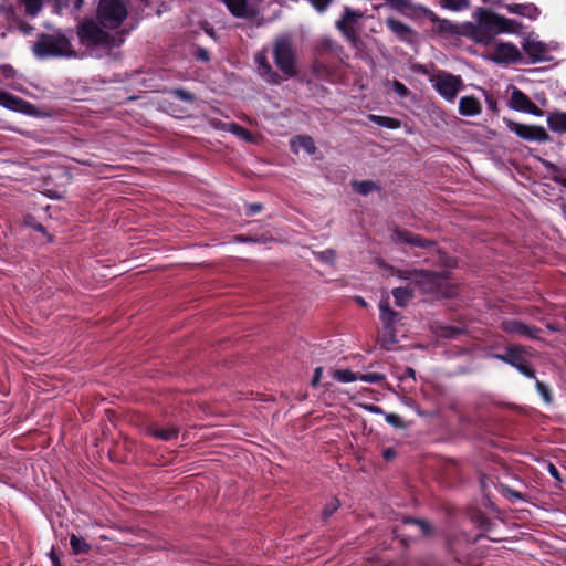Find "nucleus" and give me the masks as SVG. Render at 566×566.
Returning <instances> with one entry per match:
<instances>
[{"label":"nucleus","instance_id":"1","mask_svg":"<svg viewBox=\"0 0 566 566\" xmlns=\"http://www.w3.org/2000/svg\"><path fill=\"white\" fill-rule=\"evenodd\" d=\"M476 23L467 22L465 36L476 43L488 45L497 34L514 33L521 24L486 8H479L474 13Z\"/></svg>","mask_w":566,"mask_h":566},{"label":"nucleus","instance_id":"2","mask_svg":"<svg viewBox=\"0 0 566 566\" xmlns=\"http://www.w3.org/2000/svg\"><path fill=\"white\" fill-rule=\"evenodd\" d=\"M77 36L82 45L91 49L99 48L104 50H112L114 48L120 46L124 42L122 35L111 34L93 19H84L78 24Z\"/></svg>","mask_w":566,"mask_h":566},{"label":"nucleus","instance_id":"3","mask_svg":"<svg viewBox=\"0 0 566 566\" xmlns=\"http://www.w3.org/2000/svg\"><path fill=\"white\" fill-rule=\"evenodd\" d=\"M33 54L40 60L72 55L71 42L62 33H40L32 45Z\"/></svg>","mask_w":566,"mask_h":566},{"label":"nucleus","instance_id":"4","mask_svg":"<svg viewBox=\"0 0 566 566\" xmlns=\"http://www.w3.org/2000/svg\"><path fill=\"white\" fill-rule=\"evenodd\" d=\"M272 56L276 67L286 77H294L297 74V52L291 34H281L274 39Z\"/></svg>","mask_w":566,"mask_h":566},{"label":"nucleus","instance_id":"5","mask_svg":"<svg viewBox=\"0 0 566 566\" xmlns=\"http://www.w3.org/2000/svg\"><path fill=\"white\" fill-rule=\"evenodd\" d=\"M127 18V8L123 0H99L96 19L105 29L115 30Z\"/></svg>","mask_w":566,"mask_h":566},{"label":"nucleus","instance_id":"6","mask_svg":"<svg viewBox=\"0 0 566 566\" xmlns=\"http://www.w3.org/2000/svg\"><path fill=\"white\" fill-rule=\"evenodd\" d=\"M400 277L412 281L421 293L431 295L440 293L442 283L447 279L443 273L429 270H416Z\"/></svg>","mask_w":566,"mask_h":566},{"label":"nucleus","instance_id":"7","mask_svg":"<svg viewBox=\"0 0 566 566\" xmlns=\"http://www.w3.org/2000/svg\"><path fill=\"white\" fill-rule=\"evenodd\" d=\"M525 354L526 347L515 344L507 346L504 354H491V357L516 368L523 376L535 379L536 371L526 361Z\"/></svg>","mask_w":566,"mask_h":566},{"label":"nucleus","instance_id":"8","mask_svg":"<svg viewBox=\"0 0 566 566\" xmlns=\"http://www.w3.org/2000/svg\"><path fill=\"white\" fill-rule=\"evenodd\" d=\"M430 82L433 88L448 102H453L464 87L460 75H453L447 71H439L433 74Z\"/></svg>","mask_w":566,"mask_h":566},{"label":"nucleus","instance_id":"9","mask_svg":"<svg viewBox=\"0 0 566 566\" xmlns=\"http://www.w3.org/2000/svg\"><path fill=\"white\" fill-rule=\"evenodd\" d=\"M485 535L483 533H480L475 535L474 537H471L465 532H459L448 539V548L450 553L453 555L454 559L464 565L471 564V556L469 553H467V549L472 546L475 542L480 541L481 538H484ZM488 538V536H486ZM491 541H495L494 538L489 537Z\"/></svg>","mask_w":566,"mask_h":566},{"label":"nucleus","instance_id":"10","mask_svg":"<svg viewBox=\"0 0 566 566\" xmlns=\"http://www.w3.org/2000/svg\"><path fill=\"white\" fill-rule=\"evenodd\" d=\"M363 17L364 13L361 11L344 7L340 19L336 21V28L352 44H356L358 41V34L355 27Z\"/></svg>","mask_w":566,"mask_h":566},{"label":"nucleus","instance_id":"11","mask_svg":"<svg viewBox=\"0 0 566 566\" xmlns=\"http://www.w3.org/2000/svg\"><path fill=\"white\" fill-rule=\"evenodd\" d=\"M504 122L509 130L515 133L522 139L538 143L549 140L548 133L542 126L521 124L506 118H504Z\"/></svg>","mask_w":566,"mask_h":566},{"label":"nucleus","instance_id":"12","mask_svg":"<svg viewBox=\"0 0 566 566\" xmlns=\"http://www.w3.org/2000/svg\"><path fill=\"white\" fill-rule=\"evenodd\" d=\"M391 240L396 244H408L421 249H431L437 247V242L420 234L410 232L402 228H396L391 234Z\"/></svg>","mask_w":566,"mask_h":566},{"label":"nucleus","instance_id":"13","mask_svg":"<svg viewBox=\"0 0 566 566\" xmlns=\"http://www.w3.org/2000/svg\"><path fill=\"white\" fill-rule=\"evenodd\" d=\"M501 329L506 334L520 335L530 339H539L542 329L535 325H527L515 318L504 319Z\"/></svg>","mask_w":566,"mask_h":566},{"label":"nucleus","instance_id":"14","mask_svg":"<svg viewBox=\"0 0 566 566\" xmlns=\"http://www.w3.org/2000/svg\"><path fill=\"white\" fill-rule=\"evenodd\" d=\"M492 60L496 63L516 64L523 63V56L518 48L511 42H502L495 45Z\"/></svg>","mask_w":566,"mask_h":566},{"label":"nucleus","instance_id":"15","mask_svg":"<svg viewBox=\"0 0 566 566\" xmlns=\"http://www.w3.org/2000/svg\"><path fill=\"white\" fill-rule=\"evenodd\" d=\"M522 49L528 57V63H542L552 60L549 49L546 43L531 38H526L522 43Z\"/></svg>","mask_w":566,"mask_h":566},{"label":"nucleus","instance_id":"16","mask_svg":"<svg viewBox=\"0 0 566 566\" xmlns=\"http://www.w3.org/2000/svg\"><path fill=\"white\" fill-rule=\"evenodd\" d=\"M509 106L517 112L528 113L534 116H543L544 112L520 88L514 87L509 101Z\"/></svg>","mask_w":566,"mask_h":566},{"label":"nucleus","instance_id":"17","mask_svg":"<svg viewBox=\"0 0 566 566\" xmlns=\"http://www.w3.org/2000/svg\"><path fill=\"white\" fill-rule=\"evenodd\" d=\"M427 17L436 25V30L439 33L465 36L464 32H468V29H465V23L462 25L454 24L452 21L448 19L439 18L432 11H428Z\"/></svg>","mask_w":566,"mask_h":566},{"label":"nucleus","instance_id":"18","mask_svg":"<svg viewBox=\"0 0 566 566\" xmlns=\"http://www.w3.org/2000/svg\"><path fill=\"white\" fill-rule=\"evenodd\" d=\"M255 63L259 75L269 84L277 85L281 83V76L274 71L268 61L265 52H259L255 55Z\"/></svg>","mask_w":566,"mask_h":566},{"label":"nucleus","instance_id":"19","mask_svg":"<svg viewBox=\"0 0 566 566\" xmlns=\"http://www.w3.org/2000/svg\"><path fill=\"white\" fill-rule=\"evenodd\" d=\"M379 318L384 329L396 328V323L400 319V313L390 307L388 297L381 298L379 302Z\"/></svg>","mask_w":566,"mask_h":566},{"label":"nucleus","instance_id":"20","mask_svg":"<svg viewBox=\"0 0 566 566\" xmlns=\"http://www.w3.org/2000/svg\"><path fill=\"white\" fill-rule=\"evenodd\" d=\"M386 25L400 41L407 43L412 42L415 31L406 23L395 18H387Z\"/></svg>","mask_w":566,"mask_h":566},{"label":"nucleus","instance_id":"21","mask_svg":"<svg viewBox=\"0 0 566 566\" xmlns=\"http://www.w3.org/2000/svg\"><path fill=\"white\" fill-rule=\"evenodd\" d=\"M459 113L462 116H476L482 113V105L473 95L462 96L459 101Z\"/></svg>","mask_w":566,"mask_h":566},{"label":"nucleus","instance_id":"22","mask_svg":"<svg viewBox=\"0 0 566 566\" xmlns=\"http://www.w3.org/2000/svg\"><path fill=\"white\" fill-rule=\"evenodd\" d=\"M84 0H48L56 14H73L83 6Z\"/></svg>","mask_w":566,"mask_h":566},{"label":"nucleus","instance_id":"23","mask_svg":"<svg viewBox=\"0 0 566 566\" xmlns=\"http://www.w3.org/2000/svg\"><path fill=\"white\" fill-rule=\"evenodd\" d=\"M147 433L161 441H170L177 439L179 434V427L170 426L168 428H159L156 424H150L146 429Z\"/></svg>","mask_w":566,"mask_h":566},{"label":"nucleus","instance_id":"24","mask_svg":"<svg viewBox=\"0 0 566 566\" xmlns=\"http://www.w3.org/2000/svg\"><path fill=\"white\" fill-rule=\"evenodd\" d=\"M505 8L509 13L526 17L531 20H535L539 15V10L534 3H512Z\"/></svg>","mask_w":566,"mask_h":566},{"label":"nucleus","instance_id":"25","mask_svg":"<svg viewBox=\"0 0 566 566\" xmlns=\"http://www.w3.org/2000/svg\"><path fill=\"white\" fill-rule=\"evenodd\" d=\"M316 52L319 56L332 55L339 56L343 53V46L331 38L322 39L316 45Z\"/></svg>","mask_w":566,"mask_h":566},{"label":"nucleus","instance_id":"26","mask_svg":"<svg viewBox=\"0 0 566 566\" xmlns=\"http://www.w3.org/2000/svg\"><path fill=\"white\" fill-rule=\"evenodd\" d=\"M352 188L355 192L361 196H368L374 191H381V187L373 180H354Z\"/></svg>","mask_w":566,"mask_h":566},{"label":"nucleus","instance_id":"27","mask_svg":"<svg viewBox=\"0 0 566 566\" xmlns=\"http://www.w3.org/2000/svg\"><path fill=\"white\" fill-rule=\"evenodd\" d=\"M70 546L71 552L74 555L87 554L92 549V545L90 543L74 533L70 535Z\"/></svg>","mask_w":566,"mask_h":566},{"label":"nucleus","instance_id":"28","mask_svg":"<svg viewBox=\"0 0 566 566\" xmlns=\"http://www.w3.org/2000/svg\"><path fill=\"white\" fill-rule=\"evenodd\" d=\"M547 125L551 130L566 133V113H553L547 117Z\"/></svg>","mask_w":566,"mask_h":566},{"label":"nucleus","instance_id":"29","mask_svg":"<svg viewBox=\"0 0 566 566\" xmlns=\"http://www.w3.org/2000/svg\"><path fill=\"white\" fill-rule=\"evenodd\" d=\"M368 119L371 123L388 129H398L401 127V122L399 119L389 116L370 114Z\"/></svg>","mask_w":566,"mask_h":566},{"label":"nucleus","instance_id":"30","mask_svg":"<svg viewBox=\"0 0 566 566\" xmlns=\"http://www.w3.org/2000/svg\"><path fill=\"white\" fill-rule=\"evenodd\" d=\"M391 294L395 298V304L399 307H405L413 298V290L410 287H395Z\"/></svg>","mask_w":566,"mask_h":566},{"label":"nucleus","instance_id":"31","mask_svg":"<svg viewBox=\"0 0 566 566\" xmlns=\"http://www.w3.org/2000/svg\"><path fill=\"white\" fill-rule=\"evenodd\" d=\"M396 332V328H382V332L378 336V343L381 348L386 350H391L395 347V345L398 343Z\"/></svg>","mask_w":566,"mask_h":566},{"label":"nucleus","instance_id":"32","mask_svg":"<svg viewBox=\"0 0 566 566\" xmlns=\"http://www.w3.org/2000/svg\"><path fill=\"white\" fill-rule=\"evenodd\" d=\"M464 333V329L457 326L439 325L436 327V335L441 338L455 339Z\"/></svg>","mask_w":566,"mask_h":566},{"label":"nucleus","instance_id":"33","mask_svg":"<svg viewBox=\"0 0 566 566\" xmlns=\"http://www.w3.org/2000/svg\"><path fill=\"white\" fill-rule=\"evenodd\" d=\"M24 101L8 92L0 91V105L12 111H18Z\"/></svg>","mask_w":566,"mask_h":566},{"label":"nucleus","instance_id":"34","mask_svg":"<svg viewBox=\"0 0 566 566\" xmlns=\"http://www.w3.org/2000/svg\"><path fill=\"white\" fill-rule=\"evenodd\" d=\"M402 522L405 524H411V525L418 526L422 536H424V537L431 536L434 532L432 525L426 520L406 516L402 518Z\"/></svg>","mask_w":566,"mask_h":566},{"label":"nucleus","instance_id":"35","mask_svg":"<svg viewBox=\"0 0 566 566\" xmlns=\"http://www.w3.org/2000/svg\"><path fill=\"white\" fill-rule=\"evenodd\" d=\"M471 521L478 528L489 532L492 530L494 523L481 511H475L471 515Z\"/></svg>","mask_w":566,"mask_h":566},{"label":"nucleus","instance_id":"36","mask_svg":"<svg viewBox=\"0 0 566 566\" xmlns=\"http://www.w3.org/2000/svg\"><path fill=\"white\" fill-rule=\"evenodd\" d=\"M297 144L300 147H302L306 153L310 155H313L316 151V146L314 143V139L311 136H296L291 140L292 147Z\"/></svg>","mask_w":566,"mask_h":566},{"label":"nucleus","instance_id":"37","mask_svg":"<svg viewBox=\"0 0 566 566\" xmlns=\"http://www.w3.org/2000/svg\"><path fill=\"white\" fill-rule=\"evenodd\" d=\"M332 376L335 380L346 384L358 380L359 374L349 369H335L333 370Z\"/></svg>","mask_w":566,"mask_h":566},{"label":"nucleus","instance_id":"38","mask_svg":"<svg viewBox=\"0 0 566 566\" xmlns=\"http://www.w3.org/2000/svg\"><path fill=\"white\" fill-rule=\"evenodd\" d=\"M501 494L506 497L510 502L515 503L516 501H525L526 496L522 492L515 491L509 485L501 484L500 485Z\"/></svg>","mask_w":566,"mask_h":566},{"label":"nucleus","instance_id":"39","mask_svg":"<svg viewBox=\"0 0 566 566\" xmlns=\"http://www.w3.org/2000/svg\"><path fill=\"white\" fill-rule=\"evenodd\" d=\"M440 6L447 10L462 11L469 8L470 2L469 0H440Z\"/></svg>","mask_w":566,"mask_h":566},{"label":"nucleus","instance_id":"40","mask_svg":"<svg viewBox=\"0 0 566 566\" xmlns=\"http://www.w3.org/2000/svg\"><path fill=\"white\" fill-rule=\"evenodd\" d=\"M44 0H22L25 13L30 17H36L42 10Z\"/></svg>","mask_w":566,"mask_h":566},{"label":"nucleus","instance_id":"41","mask_svg":"<svg viewBox=\"0 0 566 566\" xmlns=\"http://www.w3.org/2000/svg\"><path fill=\"white\" fill-rule=\"evenodd\" d=\"M339 506H340L339 500L336 497H334L333 500L327 502L324 505V509L322 512V520L324 522H327L331 518V516L339 509Z\"/></svg>","mask_w":566,"mask_h":566},{"label":"nucleus","instance_id":"42","mask_svg":"<svg viewBox=\"0 0 566 566\" xmlns=\"http://www.w3.org/2000/svg\"><path fill=\"white\" fill-rule=\"evenodd\" d=\"M535 380H536L535 381V387H536L537 392L542 396L543 400L547 405L552 403L553 402V395H552V390H551L549 386L544 384V382H542V381H539V380H537L536 378H535Z\"/></svg>","mask_w":566,"mask_h":566},{"label":"nucleus","instance_id":"43","mask_svg":"<svg viewBox=\"0 0 566 566\" xmlns=\"http://www.w3.org/2000/svg\"><path fill=\"white\" fill-rule=\"evenodd\" d=\"M228 130L242 139H245L248 142L252 140L251 133L237 123H230Z\"/></svg>","mask_w":566,"mask_h":566},{"label":"nucleus","instance_id":"44","mask_svg":"<svg viewBox=\"0 0 566 566\" xmlns=\"http://www.w3.org/2000/svg\"><path fill=\"white\" fill-rule=\"evenodd\" d=\"M170 94L176 97L177 99H180L186 103H193L196 101V95L185 88H174Z\"/></svg>","mask_w":566,"mask_h":566},{"label":"nucleus","instance_id":"45","mask_svg":"<svg viewBox=\"0 0 566 566\" xmlns=\"http://www.w3.org/2000/svg\"><path fill=\"white\" fill-rule=\"evenodd\" d=\"M358 379L368 384H381L385 381L386 376L380 373H367L359 375Z\"/></svg>","mask_w":566,"mask_h":566},{"label":"nucleus","instance_id":"46","mask_svg":"<svg viewBox=\"0 0 566 566\" xmlns=\"http://www.w3.org/2000/svg\"><path fill=\"white\" fill-rule=\"evenodd\" d=\"M312 70L315 75L321 77L331 75L329 69L321 61H315L312 65Z\"/></svg>","mask_w":566,"mask_h":566},{"label":"nucleus","instance_id":"47","mask_svg":"<svg viewBox=\"0 0 566 566\" xmlns=\"http://www.w3.org/2000/svg\"><path fill=\"white\" fill-rule=\"evenodd\" d=\"M317 259L324 263H333L336 258V252L333 249H326L317 252Z\"/></svg>","mask_w":566,"mask_h":566},{"label":"nucleus","instance_id":"48","mask_svg":"<svg viewBox=\"0 0 566 566\" xmlns=\"http://www.w3.org/2000/svg\"><path fill=\"white\" fill-rule=\"evenodd\" d=\"M385 419L394 428L400 429L405 427L402 418L397 413H387Z\"/></svg>","mask_w":566,"mask_h":566},{"label":"nucleus","instance_id":"49","mask_svg":"<svg viewBox=\"0 0 566 566\" xmlns=\"http://www.w3.org/2000/svg\"><path fill=\"white\" fill-rule=\"evenodd\" d=\"M392 90L400 97H407L410 94L409 88L403 83H401L400 81H397V80H395L392 82Z\"/></svg>","mask_w":566,"mask_h":566},{"label":"nucleus","instance_id":"50","mask_svg":"<svg viewBox=\"0 0 566 566\" xmlns=\"http://www.w3.org/2000/svg\"><path fill=\"white\" fill-rule=\"evenodd\" d=\"M193 56L196 57V60L201 61V62H209L210 61V53H209V51L206 50L205 48H201V46H198L195 50Z\"/></svg>","mask_w":566,"mask_h":566},{"label":"nucleus","instance_id":"51","mask_svg":"<svg viewBox=\"0 0 566 566\" xmlns=\"http://www.w3.org/2000/svg\"><path fill=\"white\" fill-rule=\"evenodd\" d=\"M318 12H325L333 0H308Z\"/></svg>","mask_w":566,"mask_h":566},{"label":"nucleus","instance_id":"52","mask_svg":"<svg viewBox=\"0 0 566 566\" xmlns=\"http://www.w3.org/2000/svg\"><path fill=\"white\" fill-rule=\"evenodd\" d=\"M263 210V205L260 202L247 203V216L252 217Z\"/></svg>","mask_w":566,"mask_h":566},{"label":"nucleus","instance_id":"53","mask_svg":"<svg viewBox=\"0 0 566 566\" xmlns=\"http://www.w3.org/2000/svg\"><path fill=\"white\" fill-rule=\"evenodd\" d=\"M0 73L4 78L9 80L14 77L15 70L10 64H2L0 65Z\"/></svg>","mask_w":566,"mask_h":566},{"label":"nucleus","instance_id":"54","mask_svg":"<svg viewBox=\"0 0 566 566\" xmlns=\"http://www.w3.org/2000/svg\"><path fill=\"white\" fill-rule=\"evenodd\" d=\"M392 8L402 10L411 6L410 0H386Z\"/></svg>","mask_w":566,"mask_h":566},{"label":"nucleus","instance_id":"55","mask_svg":"<svg viewBox=\"0 0 566 566\" xmlns=\"http://www.w3.org/2000/svg\"><path fill=\"white\" fill-rule=\"evenodd\" d=\"M483 93L485 95V102L488 104L489 109L492 111L493 113H497L499 109H497V102H496V99L491 94H489L486 91H484V90H483Z\"/></svg>","mask_w":566,"mask_h":566},{"label":"nucleus","instance_id":"56","mask_svg":"<svg viewBox=\"0 0 566 566\" xmlns=\"http://www.w3.org/2000/svg\"><path fill=\"white\" fill-rule=\"evenodd\" d=\"M322 375H323V367H316L314 369V375H313V378L311 380V385L316 388L321 381V378H322Z\"/></svg>","mask_w":566,"mask_h":566},{"label":"nucleus","instance_id":"57","mask_svg":"<svg viewBox=\"0 0 566 566\" xmlns=\"http://www.w3.org/2000/svg\"><path fill=\"white\" fill-rule=\"evenodd\" d=\"M48 555L49 558L51 559L52 566H63L54 548H52Z\"/></svg>","mask_w":566,"mask_h":566},{"label":"nucleus","instance_id":"58","mask_svg":"<svg viewBox=\"0 0 566 566\" xmlns=\"http://www.w3.org/2000/svg\"><path fill=\"white\" fill-rule=\"evenodd\" d=\"M547 471L555 480L562 481L560 472L553 463H548Z\"/></svg>","mask_w":566,"mask_h":566},{"label":"nucleus","instance_id":"59","mask_svg":"<svg viewBox=\"0 0 566 566\" xmlns=\"http://www.w3.org/2000/svg\"><path fill=\"white\" fill-rule=\"evenodd\" d=\"M27 223H28V226H30L35 231H38L40 233H43V234L46 233L45 227L43 224H41L40 222L35 221V220L27 221Z\"/></svg>","mask_w":566,"mask_h":566},{"label":"nucleus","instance_id":"60","mask_svg":"<svg viewBox=\"0 0 566 566\" xmlns=\"http://www.w3.org/2000/svg\"><path fill=\"white\" fill-rule=\"evenodd\" d=\"M397 455L396 451L394 448H386L384 449L382 451V458L386 460V461H391L392 459H395Z\"/></svg>","mask_w":566,"mask_h":566},{"label":"nucleus","instance_id":"61","mask_svg":"<svg viewBox=\"0 0 566 566\" xmlns=\"http://www.w3.org/2000/svg\"><path fill=\"white\" fill-rule=\"evenodd\" d=\"M355 300L361 307H367V302L361 296H356Z\"/></svg>","mask_w":566,"mask_h":566},{"label":"nucleus","instance_id":"62","mask_svg":"<svg viewBox=\"0 0 566 566\" xmlns=\"http://www.w3.org/2000/svg\"><path fill=\"white\" fill-rule=\"evenodd\" d=\"M405 376L411 377L415 379V370L410 367L406 368Z\"/></svg>","mask_w":566,"mask_h":566},{"label":"nucleus","instance_id":"63","mask_svg":"<svg viewBox=\"0 0 566 566\" xmlns=\"http://www.w3.org/2000/svg\"><path fill=\"white\" fill-rule=\"evenodd\" d=\"M417 71L422 73V74H424V75L429 74V72H428V70H427V67L424 65H418L417 66Z\"/></svg>","mask_w":566,"mask_h":566},{"label":"nucleus","instance_id":"64","mask_svg":"<svg viewBox=\"0 0 566 566\" xmlns=\"http://www.w3.org/2000/svg\"><path fill=\"white\" fill-rule=\"evenodd\" d=\"M554 180L560 185H563L564 187H566V178H558V177H555Z\"/></svg>","mask_w":566,"mask_h":566}]
</instances>
